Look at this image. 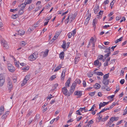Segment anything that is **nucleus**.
<instances>
[{
  "label": "nucleus",
  "instance_id": "nucleus-1",
  "mask_svg": "<svg viewBox=\"0 0 127 127\" xmlns=\"http://www.w3.org/2000/svg\"><path fill=\"white\" fill-rule=\"evenodd\" d=\"M38 54L36 53H33L30 56L29 60L31 61L35 60L38 57Z\"/></svg>",
  "mask_w": 127,
  "mask_h": 127
},
{
  "label": "nucleus",
  "instance_id": "nucleus-2",
  "mask_svg": "<svg viewBox=\"0 0 127 127\" xmlns=\"http://www.w3.org/2000/svg\"><path fill=\"white\" fill-rule=\"evenodd\" d=\"M5 82V78L2 74L0 75V86H3Z\"/></svg>",
  "mask_w": 127,
  "mask_h": 127
},
{
  "label": "nucleus",
  "instance_id": "nucleus-3",
  "mask_svg": "<svg viewBox=\"0 0 127 127\" xmlns=\"http://www.w3.org/2000/svg\"><path fill=\"white\" fill-rule=\"evenodd\" d=\"M8 68L9 71L11 72H13L15 70V69L12 65L11 64L8 65Z\"/></svg>",
  "mask_w": 127,
  "mask_h": 127
},
{
  "label": "nucleus",
  "instance_id": "nucleus-4",
  "mask_svg": "<svg viewBox=\"0 0 127 127\" xmlns=\"http://www.w3.org/2000/svg\"><path fill=\"white\" fill-rule=\"evenodd\" d=\"M1 44L3 45V47L6 49L8 48L9 46L8 45L7 42L3 40L1 41Z\"/></svg>",
  "mask_w": 127,
  "mask_h": 127
},
{
  "label": "nucleus",
  "instance_id": "nucleus-5",
  "mask_svg": "<svg viewBox=\"0 0 127 127\" xmlns=\"http://www.w3.org/2000/svg\"><path fill=\"white\" fill-rule=\"evenodd\" d=\"M62 92L63 94L66 96H68V90L66 87H64L62 89Z\"/></svg>",
  "mask_w": 127,
  "mask_h": 127
},
{
  "label": "nucleus",
  "instance_id": "nucleus-6",
  "mask_svg": "<svg viewBox=\"0 0 127 127\" xmlns=\"http://www.w3.org/2000/svg\"><path fill=\"white\" fill-rule=\"evenodd\" d=\"M94 64L95 65L98 66V67H99L101 66V63H99L98 60H97L94 62Z\"/></svg>",
  "mask_w": 127,
  "mask_h": 127
},
{
  "label": "nucleus",
  "instance_id": "nucleus-7",
  "mask_svg": "<svg viewBox=\"0 0 127 127\" xmlns=\"http://www.w3.org/2000/svg\"><path fill=\"white\" fill-rule=\"evenodd\" d=\"M74 94H75V95H77L78 96V97H77V98L80 97L82 95V92H81L80 91H76V92L74 93Z\"/></svg>",
  "mask_w": 127,
  "mask_h": 127
},
{
  "label": "nucleus",
  "instance_id": "nucleus-8",
  "mask_svg": "<svg viewBox=\"0 0 127 127\" xmlns=\"http://www.w3.org/2000/svg\"><path fill=\"white\" fill-rule=\"evenodd\" d=\"M7 87L9 90H10V91L12 89V83L10 81H9L7 83Z\"/></svg>",
  "mask_w": 127,
  "mask_h": 127
},
{
  "label": "nucleus",
  "instance_id": "nucleus-9",
  "mask_svg": "<svg viewBox=\"0 0 127 127\" xmlns=\"http://www.w3.org/2000/svg\"><path fill=\"white\" fill-rule=\"evenodd\" d=\"M91 16V14H90V15L86 19V21L84 23V25L85 26H86L88 24L89 20H90V17Z\"/></svg>",
  "mask_w": 127,
  "mask_h": 127
},
{
  "label": "nucleus",
  "instance_id": "nucleus-10",
  "mask_svg": "<svg viewBox=\"0 0 127 127\" xmlns=\"http://www.w3.org/2000/svg\"><path fill=\"white\" fill-rule=\"evenodd\" d=\"M109 80L103 79L102 82L105 85H107L109 84Z\"/></svg>",
  "mask_w": 127,
  "mask_h": 127
},
{
  "label": "nucleus",
  "instance_id": "nucleus-11",
  "mask_svg": "<svg viewBox=\"0 0 127 127\" xmlns=\"http://www.w3.org/2000/svg\"><path fill=\"white\" fill-rule=\"evenodd\" d=\"M26 4L25 3H23L21 4L20 5H18V7H21V8L20 9H22L24 10V8H25V7L26 6Z\"/></svg>",
  "mask_w": 127,
  "mask_h": 127
},
{
  "label": "nucleus",
  "instance_id": "nucleus-12",
  "mask_svg": "<svg viewBox=\"0 0 127 127\" xmlns=\"http://www.w3.org/2000/svg\"><path fill=\"white\" fill-rule=\"evenodd\" d=\"M97 19H96V18H95L93 20V25L95 29V24L97 23Z\"/></svg>",
  "mask_w": 127,
  "mask_h": 127
},
{
  "label": "nucleus",
  "instance_id": "nucleus-13",
  "mask_svg": "<svg viewBox=\"0 0 127 127\" xmlns=\"http://www.w3.org/2000/svg\"><path fill=\"white\" fill-rule=\"evenodd\" d=\"M9 113V112L7 111L5 112V113L1 117V118L2 119L6 118L7 115Z\"/></svg>",
  "mask_w": 127,
  "mask_h": 127
},
{
  "label": "nucleus",
  "instance_id": "nucleus-14",
  "mask_svg": "<svg viewBox=\"0 0 127 127\" xmlns=\"http://www.w3.org/2000/svg\"><path fill=\"white\" fill-rule=\"evenodd\" d=\"M75 89L73 88H71L69 92H68V96H69L71 95L72 94L73 92Z\"/></svg>",
  "mask_w": 127,
  "mask_h": 127
},
{
  "label": "nucleus",
  "instance_id": "nucleus-15",
  "mask_svg": "<svg viewBox=\"0 0 127 127\" xmlns=\"http://www.w3.org/2000/svg\"><path fill=\"white\" fill-rule=\"evenodd\" d=\"M65 72V70H63L62 72V74L61 75V79L62 80H63V81L64 80V78Z\"/></svg>",
  "mask_w": 127,
  "mask_h": 127
},
{
  "label": "nucleus",
  "instance_id": "nucleus-16",
  "mask_svg": "<svg viewBox=\"0 0 127 127\" xmlns=\"http://www.w3.org/2000/svg\"><path fill=\"white\" fill-rule=\"evenodd\" d=\"M71 78H69L68 80H67L66 82L65 83V86L67 87H69V84H70V81L71 80Z\"/></svg>",
  "mask_w": 127,
  "mask_h": 127
},
{
  "label": "nucleus",
  "instance_id": "nucleus-17",
  "mask_svg": "<svg viewBox=\"0 0 127 127\" xmlns=\"http://www.w3.org/2000/svg\"><path fill=\"white\" fill-rule=\"evenodd\" d=\"M30 77L31 75L30 74L27 75L25 76V78L24 79V81H25V82H27L30 79Z\"/></svg>",
  "mask_w": 127,
  "mask_h": 127
},
{
  "label": "nucleus",
  "instance_id": "nucleus-18",
  "mask_svg": "<svg viewBox=\"0 0 127 127\" xmlns=\"http://www.w3.org/2000/svg\"><path fill=\"white\" fill-rule=\"evenodd\" d=\"M18 34H20L21 35H23L25 33L24 31L22 30H19L18 32Z\"/></svg>",
  "mask_w": 127,
  "mask_h": 127
},
{
  "label": "nucleus",
  "instance_id": "nucleus-19",
  "mask_svg": "<svg viewBox=\"0 0 127 127\" xmlns=\"http://www.w3.org/2000/svg\"><path fill=\"white\" fill-rule=\"evenodd\" d=\"M94 87L95 89H98L100 88L101 87L100 85L98 83H96L94 85Z\"/></svg>",
  "mask_w": 127,
  "mask_h": 127
},
{
  "label": "nucleus",
  "instance_id": "nucleus-20",
  "mask_svg": "<svg viewBox=\"0 0 127 127\" xmlns=\"http://www.w3.org/2000/svg\"><path fill=\"white\" fill-rule=\"evenodd\" d=\"M111 118L112 120V122H113V121H117L119 119V117H111Z\"/></svg>",
  "mask_w": 127,
  "mask_h": 127
},
{
  "label": "nucleus",
  "instance_id": "nucleus-21",
  "mask_svg": "<svg viewBox=\"0 0 127 127\" xmlns=\"http://www.w3.org/2000/svg\"><path fill=\"white\" fill-rule=\"evenodd\" d=\"M99 7L98 6H97L94 9V13L96 14L97 12L99 10Z\"/></svg>",
  "mask_w": 127,
  "mask_h": 127
},
{
  "label": "nucleus",
  "instance_id": "nucleus-22",
  "mask_svg": "<svg viewBox=\"0 0 127 127\" xmlns=\"http://www.w3.org/2000/svg\"><path fill=\"white\" fill-rule=\"evenodd\" d=\"M109 73L104 75L103 77V79H107L109 77Z\"/></svg>",
  "mask_w": 127,
  "mask_h": 127
},
{
  "label": "nucleus",
  "instance_id": "nucleus-23",
  "mask_svg": "<svg viewBox=\"0 0 127 127\" xmlns=\"http://www.w3.org/2000/svg\"><path fill=\"white\" fill-rule=\"evenodd\" d=\"M64 53L63 52H62L60 54L59 57L61 59H63L64 58Z\"/></svg>",
  "mask_w": 127,
  "mask_h": 127
},
{
  "label": "nucleus",
  "instance_id": "nucleus-24",
  "mask_svg": "<svg viewBox=\"0 0 127 127\" xmlns=\"http://www.w3.org/2000/svg\"><path fill=\"white\" fill-rule=\"evenodd\" d=\"M77 15V12H75L74 14H72L71 15V18H72L73 19H74L76 16Z\"/></svg>",
  "mask_w": 127,
  "mask_h": 127
},
{
  "label": "nucleus",
  "instance_id": "nucleus-25",
  "mask_svg": "<svg viewBox=\"0 0 127 127\" xmlns=\"http://www.w3.org/2000/svg\"><path fill=\"white\" fill-rule=\"evenodd\" d=\"M61 65H59L58 67H56L54 70V72L57 71L60 69L62 67Z\"/></svg>",
  "mask_w": 127,
  "mask_h": 127
},
{
  "label": "nucleus",
  "instance_id": "nucleus-26",
  "mask_svg": "<svg viewBox=\"0 0 127 127\" xmlns=\"http://www.w3.org/2000/svg\"><path fill=\"white\" fill-rule=\"evenodd\" d=\"M94 73L98 75L102 76L103 75V73L102 72H96L95 71Z\"/></svg>",
  "mask_w": 127,
  "mask_h": 127
},
{
  "label": "nucleus",
  "instance_id": "nucleus-27",
  "mask_svg": "<svg viewBox=\"0 0 127 127\" xmlns=\"http://www.w3.org/2000/svg\"><path fill=\"white\" fill-rule=\"evenodd\" d=\"M76 84H77L76 83L75 81H74L72 84V85L71 86V88H73L75 89V87H76Z\"/></svg>",
  "mask_w": 127,
  "mask_h": 127
},
{
  "label": "nucleus",
  "instance_id": "nucleus-28",
  "mask_svg": "<svg viewBox=\"0 0 127 127\" xmlns=\"http://www.w3.org/2000/svg\"><path fill=\"white\" fill-rule=\"evenodd\" d=\"M29 69V67L28 66H27L26 67H23L22 68V69L23 70H24V71H26L28 70Z\"/></svg>",
  "mask_w": 127,
  "mask_h": 127
},
{
  "label": "nucleus",
  "instance_id": "nucleus-29",
  "mask_svg": "<svg viewBox=\"0 0 127 127\" xmlns=\"http://www.w3.org/2000/svg\"><path fill=\"white\" fill-rule=\"evenodd\" d=\"M58 84H55L53 86V88L52 90V91H53L55 90L56 88L58 86Z\"/></svg>",
  "mask_w": 127,
  "mask_h": 127
},
{
  "label": "nucleus",
  "instance_id": "nucleus-30",
  "mask_svg": "<svg viewBox=\"0 0 127 127\" xmlns=\"http://www.w3.org/2000/svg\"><path fill=\"white\" fill-rule=\"evenodd\" d=\"M123 38V36L121 37L119 39H117V40L115 41V42L116 43H118L119 41H121L122 40V39Z\"/></svg>",
  "mask_w": 127,
  "mask_h": 127
},
{
  "label": "nucleus",
  "instance_id": "nucleus-31",
  "mask_svg": "<svg viewBox=\"0 0 127 127\" xmlns=\"http://www.w3.org/2000/svg\"><path fill=\"white\" fill-rule=\"evenodd\" d=\"M24 10L20 9L19 11L18 14L20 15L22 14L24 12Z\"/></svg>",
  "mask_w": 127,
  "mask_h": 127
},
{
  "label": "nucleus",
  "instance_id": "nucleus-32",
  "mask_svg": "<svg viewBox=\"0 0 127 127\" xmlns=\"http://www.w3.org/2000/svg\"><path fill=\"white\" fill-rule=\"evenodd\" d=\"M69 16L70 15L68 16V17L66 19H65V23L66 24H67L69 22Z\"/></svg>",
  "mask_w": 127,
  "mask_h": 127
},
{
  "label": "nucleus",
  "instance_id": "nucleus-33",
  "mask_svg": "<svg viewBox=\"0 0 127 127\" xmlns=\"http://www.w3.org/2000/svg\"><path fill=\"white\" fill-rule=\"evenodd\" d=\"M95 92L94 91V92L89 93V95L90 96H93L94 95L95 93Z\"/></svg>",
  "mask_w": 127,
  "mask_h": 127
},
{
  "label": "nucleus",
  "instance_id": "nucleus-34",
  "mask_svg": "<svg viewBox=\"0 0 127 127\" xmlns=\"http://www.w3.org/2000/svg\"><path fill=\"white\" fill-rule=\"evenodd\" d=\"M75 82L77 84L78 83L79 84L81 83V81L79 79H76L75 81Z\"/></svg>",
  "mask_w": 127,
  "mask_h": 127
},
{
  "label": "nucleus",
  "instance_id": "nucleus-35",
  "mask_svg": "<svg viewBox=\"0 0 127 127\" xmlns=\"http://www.w3.org/2000/svg\"><path fill=\"white\" fill-rule=\"evenodd\" d=\"M18 16V14H16L15 15H13L12 16V18L13 19H16Z\"/></svg>",
  "mask_w": 127,
  "mask_h": 127
},
{
  "label": "nucleus",
  "instance_id": "nucleus-36",
  "mask_svg": "<svg viewBox=\"0 0 127 127\" xmlns=\"http://www.w3.org/2000/svg\"><path fill=\"white\" fill-rule=\"evenodd\" d=\"M109 117V116H106L103 119H102V121H106Z\"/></svg>",
  "mask_w": 127,
  "mask_h": 127
},
{
  "label": "nucleus",
  "instance_id": "nucleus-37",
  "mask_svg": "<svg viewBox=\"0 0 127 127\" xmlns=\"http://www.w3.org/2000/svg\"><path fill=\"white\" fill-rule=\"evenodd\" d=\"M102 45L103 46L101 45H99L98 46L99 48H100L103 49H105L107 47L106 46H104L103 45Z\"/></svg>",
  "mask_w": 127,
  "mask_h": 127
},
{
  "label": "nucleus",
  "instance_id": "nucleus-38",
  "mask_svg": "<svg viewBox=\"0 0 127 127\" xmlns=\"http://www.w3.org/2000/svg\"><path fill=\"white\" fill-rule=\"evenodd\" d=\"M103 56L102 55H100L98 56L97 60H101L103 59Z\"/></svg>",
  "mask_w": 127,
  "mask_h": 127
},
{
  "label": "nucleus",
  "instance_id": "nucleus-39",
  "mask_svg": "<svg viewBox=\"0 0 127 127\" xmlns=\"http://www.w3.org/2000/svg\"><path fill=\"white\" fill-rule=\"evenodd\" d=\"M116 89L115 92V94L120 89V87L118 86H116Z\"/></svg>",
  "mask_w": 127,
  "mask_h": 127
},
{
  "label": "nucleus",
  "instance_id": "nucleus-40",
  "mask_svg": "<svg viewBox=\"0 0 127 127\" xmlns=\"http://www.w3.org/2000/svg\"><path fill=\"white\" fill-rule=\"evenodd\" d=\"M73 112V110H71L69 112V114L68 116V117L69 118H70L71 116V114H72Z\"/></svg>",
  "mask_w": 127,
  "mask_h": 127
},
{
  "label": "nucleus",
  "instance_id": "nucleus-41",
  "mask_svg": "<svg viewBox=\"0 0 127 127\" xmlns=\"http://www.w3.org/2000/svg\"><path fill=\"white\" fill-rule=\"evenodd\" d=\"M116 45L112 46L110 48V51H114V49L116 48Z\"/></svg>",
  "mask_w": 127,
  "mask_h": 127
},
{
  "label": "nucleus",
  "instance_id": "nucleus-42",
  "mask_svg": "<svg viewBox=\"0 0 127 127\" xmlns=\"http://www.w3.org/2000/svg\"><path fill=\"white\" fill-rule=\"evenodd\" d=\"M18 9L17 8L15 9H10V11L11 12H14L18 11Z\"/></svg>",
  "mask_w": 127,
  "mask_h": 127
},
{
  "label": "nucleus",
  "instance_id": "nucleus-43",
  "mask_svg": "<svg viewBox=\"0 0 127 127\" xmlns=\"http://www.w3.org/2000/svg\"><path fill=\"white\" fill-rule=\"evenodd\" d=\"M15 64L16 66L18 68L19 67V64L17 63V62H16V60H15Z\"/></svg>",
  "mask_w": 127,
  "mask_h": 127
},
{
  "label": "nucleus",
  "instance_id": "nucleus-44",
  "mask_svg": "<svg viewBox=\"0 0 127 127\" xmlns=\"http://www.w3.org/2000/svg\"><path fill=\"white\" fill-rule=\"evenodd\" d=\"M68 38H70L71 37V36L72 35V33L70 32L68 34Z\"/></svg>",
  "mask_w": 127,
  "mask_h": 127
},
{
  "label": "nucleus",
  "instance_id": "nucleus-45",
  "mask_svg": "<svg viewBox=\"0 0 127 127\" xmlns=\"http://www.w3.org/2000/svg\"><path fill=\"white\" fill-rule=\"evenodd\" d=\"M32 111H30L28 112V113L27 114V116L28 117L31 114H32Z\"/></svg>",
  "mask_w": 127,
  "mask_h": 127
},
{
  "label": "nucleus",
  "instance_id": "nucleus-46",
  "mask_svg": "<svg viewBox=\"0 0 127 127\" xmlns=\"http://www.w3.org/2000/svg\"><path fill=\"white\" fill-rule=\"evenodd\" d=\"M110 47L106 48L105 50V52L107 53L110 51Z\"/></svg>",
  "mask_w": 127,
  "mask_h": 127
},
{
  "label": "nucleus",
  "instance_id": "nucleus-47",
  "mask_svg": "<svg viewBox=\"0 0 127 127\" xmlns=\"http://www.w3.org/2000/svg\"><path fill=\"white\" fill-rule=\"evenodd\" d=\"M125 80L124 79H121L120 81V83L122 85L125 82Z\"/></svg>",
  "mask_w": 127,
  "mask_h": 127
},
{
  "label": "nucleus",
  "instance_id": "nucleus-48",
  "mask_svg": "<svg viewBox=\"0 0 127 127\" xmlns=\"http://www.w3.org/2000/svg\"><path fill=\"white\" fill-rule=\"evenodd\" d=\"M49 51V50L47 49V50L44 52V54L45 56H46L48 55V52Z\"/></svg>",
  "mask_w": 127,
  "mask_h": 127
},
{
  "label": "nucleus",
  "instance_id": "nucleus-49",
  "mask_svg": "<svg viewBox=\"0 0 127 127\" xmlns=\"http://www.w3.org/2000/svg\"><path fill=\"white\" fill-rule=\"evenodd\" d=\"M103 11H100L98 13V15H100V17H101V16L103 14Z\"/></svg>",
  "mask_w": 127,
  "mask_h": 127
},
{
  "label": "nucleus",
  "instance_id": "nucleus-50",
  "mask_svg": "<svg viewBox=\"0 0 127 127\" xmlns=\"http://www.w3.org/2000/svg\"><path fill=\"white\" fill-rule=\"evenodd\" d=\"M32 0H27V1L26 2V4H30L31 3Z\"/></svg>",
  "mask_w": 127,
  "mask_h": 127
},
{
  "label": "nucleus",
  "instance_id": "nucleus-51",
  "mask_svg": "<svg viewBox=\"0 0 127 127\" xmlns=\"http://www.w3.org/2000/svg\"><path fill=\"white\" fill-rule=\"evenodd\" d=\"M4 110V107L2 105L0 107V111L3 112Z\"/></svg>",
  "mask_w": 127,
  "mask_h": 127
},
{
  "label": "nucleus",
  "instance_id": "nucleus-52",
  "mask_svg": "<svg viewBox=\"0 0 127 127\" xmlns=\"http://www.w3.org/2000/svg\"><path fill=\"white\" fill-rule=\"evenodd\" d=\"M56 78V75H54L50 77V79L51 80H52Z\"/></svg>",
  "mask_w": 127,
  "mask_h": 127
},
{
  "label": "nucleus",
  "instance_id": "nucleus-53",
  "mask_svg": "<svg viewBox=\"0 0 127 127\" xmlns=\"http://www.w3.org/2000/svg\"><path fill=\"white\" fill-rule=\"evenodd\" d=\"M119 52V51H114V52L113 54L112 55V56L115 55L117 54H118Z\"/></svg>",
  "mask_w": 127,
  "mask_h": 127
},
{
  "label": "nucleus",
  "instance_id": "nucleus-54",
  "mask_svg": "<svg viewBox=\"0 0 127 127\" xmlns=\"http://www.w3.org/2000/svg\"><path fill=\"white\" fill-rule=\"evenodd\" d=\"M33 6V5L32 4L29 6L28 9L30 10H32L33 8V6Z\"/></svg>",
  "mask_w": 127,
  "mask_h": 127
},
{
  "label": "nucleus",
  "instance_id": "nucleus-55",
  "mask_svg": "<svg viewBox=\"0 0 127 127\" xmlns=\"http://www.w3.org/2000/svg\"><path fill=\"white\" fill-rule=\"evenodd\" d=\"M80 111L79 110H77L76 112V114L79 115H81V113Z\"/></svg>",
  "mask_w": 127,
  "mask_h": 127
},
{
  "label": "nucleus",
  "instance_id": "nucleus-56",
  "mask_svg": "<svg viewBox=\"0 0 127 127\" xmlns=\"http://www.w3.org/2000/svg\"><path fill=\"white\" fill-rule=\"evenodd\" d=\"M45 20H46V22L44 23V26H45L47 25L49 22V21L46 20V19H45Z\"/></svg>",
  "mask_w": 127,
  "mask_h": 127
},
{
  "label": "nucleus",
  "instance_id": "nucleus-57",
  "mask_svg": "<svg viewBox=\"0 0 127 127\" xmlns=\"http://www.w3.org/2000/svg\"><path fill=\"white\" fill-rule=\"evenodd\" d=\"M113 122H112V121L111 119V118L109 121V122L108 123V125L109 126Z\"/></svg>",
  "mask_w": 127,
  "mask_h": 127
},
{
  "label": "nucleus",
  "instance_id": "nucleus-58",
  "mask_svg": "<svg viewBox=\"0 0 127 127\" xmlns=\"http://www.w3.org/2000/svg\"><path fill=\"white\" fill-rule=\"evenodd\" d=\"M127 114V110L125 109L124 111L123 115H126Z\"/></svg>",
  "mask_w": 127,
  "mask_h": 127
},
{
  "label": "nucleus",
  "instance_id": "nucleus-59",
  "mask_svg": "<svg viewBox=\"0 0 127 127\" xmlns=\"http://www.w3.org/2000/svg\"><path fill=\"white\" fill-rule=\"evenodd\" d=\"M39 118V115L36 114L35 118L34 119L35 120V121H36V120L38 119Z\"/></svg>",
  "mask_w": 127,
  "mask_h": 127
},
{
  "label": "nucleus",
  "instance_id": "nucleus-60",
  "mask_svg": "<svg viewBox=\"0 0 127 127\" xmlns=\"http://www.w3.org/2000/svg\"><path fill=\"white\" fill-rule=\"evenodd\" d=\"M25 43L24 41H22L21 43V44L22 46H24L25 45Z\"/></svg>",
  "mask_w": 127,
  "mask_h": 127
},
{
  "label": "nucleus",
  "instance_id": "nucleus-61",
  "mask_svg": "<svg viewBox=\"0 0 127 127\" xmlns=\"http://www.w3.org/2000/svg\"><path fill=\"white\" fill-rule=\"evenodd\" d=\"M94 123V121H93V120H91L89 122L88 124H90V125L91 124H92Z\"/></svg>",
  "mask_w": 127,
  "mask_h": 127
},
{
  "label": "nucleus",
  "instance_id": "nucleus-62",
  "mask_svg": "<svg viewBox=\"0 0 127 127\" xmlns=\"http://www.w3.org/2000/svg\"><path fill=\"white\" fill-rule=\"evenodd\" d=\"M102 116L101 115H99V117H98V119L99 120V121H100L102 118Z\"/></svg>",
  "mask_w": 127,
  "mask_h": 127
},
{
  "label": "nucleus",
  "instance_id": "nucleus-63",
  "mask_svg": "<svg viewBox=\"0 0 127 127\" xmlns=\"http://www.w3.org/2000/svg\"><path fill=\"white\" fill-rule=\"evenodd\" d=\"M61 33V32H57L56 33V35L55 36H57V37H58L59 35Z\"/></svg>",
  "mask_w": 127,
  "mask_h": 127
},
{
  "label": "nucleus",
  "instance_id": "nucleus-64",
  "mask_svg": "<svg viewBox=\"0 0 127 127\" xmlns=\"http://www.w3.org/2000/svg\"><path fill=\"white\" fill-rule=\"evenodd\" d=\"M121 16H117L116 18V19L117 21H118L121 19Z\"/></svg>",
  "mask_w": 127,
  "mask_h": 127
}]
</instances>
